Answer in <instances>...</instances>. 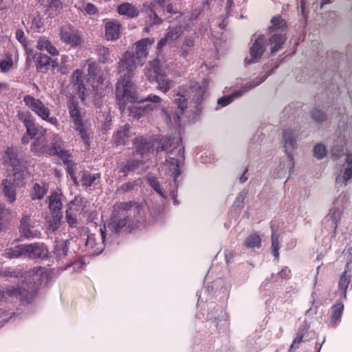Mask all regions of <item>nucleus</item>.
I'll use <instances>...</instances> for the list:
<instances>
[{"label": "nucleus", "instance_id": "obj_1", "mask_svg": "<svg viewBox=\"0 0 352 352\" xmlns=\"http://www.w3.org/2000/svg\"><path fill=\"white\" fill-rule=\"evenodd\" d=\"M120 72L122 77L116 83V98L121 113H124L129 104L139 102V97L136 87L131 81L133 76L132 68L122 67Z\"/></svg>", "mask_w": 352, "mask_h": 352}, {"label": "nucleus", "instance_id": "obj_2", "mask_svg": "<svg viewBox=\"0 0 352 352\" xmlns=\"http://www.w3.org/2000/svg\"><path fill=\"white\" fill-rule=\"evenodd\" d=\"M286 40L285 33L274 32L268 41L263 34L258 36L250 49V57H246V64H254L258 61L263 55L267 44L270 46L271 54H273L280 50Z\"/></svg>", "mask_w": 352, "mask_h": 352}, {"label": "nucleus", "instance_id": "obj_3", "mask_svg": "<svg viewBox=\"0 0 352 352\" xmlns=\"http://www.w3.org/2000/svg\"><path fill=\"white\" fill-rule=\"evenodd\" d=\"M154 42L153 38H145L137 41L134 45L133 52H126L122 60L125 61L126 66L143 65V60L148 54V46L153 45Z\"/></svg>", "mask_w": 352, "mask_h": 352}, {"label": "nucleus", "instance_id": "obj_4", "mask_svg": "<svg viewBox=\"0 0 352 352\" xmlns=\"http://www.w3.org/2000/svg\"><path fill=\"white\" fill-rule=\"evenodd\" d=\"M25 105L34 112L42 120L57 126L58 120L55 117H50V110L45 104L38 98L30 95H26L23 98Z\"/></svg>", "mask_w": 352, "mask_h": 352}, {"label": "nucleus", "instance_id": "obj_5", "mask_svg": "<svg viewBox=\"0 0 352 352\" xmlns=\"http://www.w3.org/2000/svg\"><path fill=\"white\" fill-rule=\"evenodd\" d=\"M35 295V285H32L28 290L24 288L23 286H18L17 287L14 286H10L6 291H4V288L0 287V301L7 300L8 299L13 297H20L21 300L29 302L32 300Z\"/></svg>", "mask_w": 352, "mask_h": 352}, {"label": "nucleus", "instance_id": "obj_6", "mask_svg": "<svg viewBox=\"0 0 352 352\" xmlns=\"http://www.w3.org/2000/svg\"><path fill=\"white\" fill-rule=\"evenodd\" d=\"M17 118L24 124L27 135L31 139L39 138L45 134L46 129L35 124L33 117L30 112L20 110L17 113Z\"/></svg>", "mask_w": 352, "mask_h": 352}, {"label": "nucleus", "instance_id": "obj_7", "mask_svg": "<svg viewBox=\"0 0 352 352\" xmlns=\"http://www.w3.org/2000/svg\"><path fill=\"white\" fill-rule=\"evenodd\" d=\"M269 74H265L262 76H258L252 82H249L243 85L239 90L234 91L230 96H225L218 100V104L221 107H226L230 104L234 98L243 96L246 92L256 87L261 84L267 77Z\"/></svg>", "mask_w": 352, "mask_h": 352}, {"label": "nucleus", "instance_id": "obj_8", "mask_svg": "<svg viewBox=\"0 0 352 352\" xmlns=\"http://www.w3.org/2000/svg\"><path fill=\"white\" fill-rule=\"evenodd\" d=\"M84 199L80 197H75L69 202L66 210L65 220L70 227L77 226L78 217L84 211L85 208Z\"/></svg>", "mask_w": 352, "mask_h": 352}, {"label": "nucleus", "instance_id": "obj_9", "mask_svg": "<svg viewBox=\"0 0 352 352\" xmlns=\"http://www.w3.org/2000/svg\"><path fill=\"white\" fill-rule=\"evenodd\" d=\"M144 74L149 81L157 82V88L164 93L170 89L171 81L166 78L162 67H146Z\"/></svg>", "mask_w": 352, "mask_h": 352}, {"label": "nucleus", "instance_id": "obj_10", "mask_svg": "<svg viewBox=\"0 0 352 352\" xmlns=\"http://www.w3.org/2000/svg\"><path fill=\"white\" fill-rule=\"evenodd\" d=\"M184 160V148L182 145L174 146L166 159L171 175L175 178L180 175L179 164Z\"/></svg>", "mask_w": 352, "mask_h": 352}, {"label": "nucleus", "instance_id": "obj_11", "mask_svg": "<svg viewBox=\"0 0 352 352\" xmlns=\"http://www.w3.org/2000/svg\"><path fill=\"white\" fill-rule=\"evenodd\" d=\"M60 36L63 42L72 47L78 46L82 43V38L78 30L69 24L62 26Z\"/></svg>", "mask_w": 352, "mask_h": 352}, {"label": "nucleus", "instance_id": "obj_12", "mask_svg": "<svg viewBox=\"0 0 352 352\" xmlns=\"http://www.w3.org/2000/svg\"><path fill=\"white\" fill-rule=\"evenodd\" d=\"M2 163L12 168L14 176L17 178V174L21 170L22 162L19 157L17 150L14 147H8L2 157Z\"/></svg>", "mask_w": 352, "mask_h": 352}, {"label": "nucleus", "instance_id": "obj_13", "mask_svg": "<svg viewBox=\"0 0 352 352\" xmlns=\"http://www.w3.org/2000/svg\"><path fill=\"white\" fill-rule=\"evenodd\" d=\"M47 268L41 266L35 267L30 269L25 274V278H30L34 281V283H30L28 284V283L23 282L20 287L23 286L27 290L30 289V287L32 285H35L36 287V293L37 292L38 286L36 285V283H38L39 285L41 284L43 279L47 278Z\"/></svg>", "mask_w": 352, "mask_h": 352}, {"label": "nucleus", "instance_id": "obj_14", "mask_svg": "<svg viewBox=\"0 0 352 352\" xmlns=\"http://www.w3.org/2000/svg\"><path fill=\"white\" fill-rule=\"evenodd\" d=\"M343 211L335 206L331 208L329 213L322 221L324 228L327 230H331L333 232V236H336L337 228L342 219Z\"/></svg>", "mask_w": 352, "mask_h": 352}, {"label": "nucleus", "instance_id": "obj_15", "mask_svg": "<svg viewBox=\"0 0 352 352\" xmlns=\"http://www.w3.org/2000/svg\"><path fill=\"white\" fill-rule=\"evenodd\" d=\"M26 257L32 260H44L49 257V250L43 243L28 244Z\"/></svg>", "mask_w": 352, "mask_h": 352}, {"label": "nucleus", "instance_id": "obj_16", "mask_svg": "<svg viewBox=\"0 0 352 352\" xmlns=\"http://www.w3.org/2000/svg\"><path fill=\"white\" fill-rule=\"evenodd\" d=\"M31 56L33 58L36 66H58L59 63L57 61L56 59L52 60L51 58H50L48 56L45 54H43L41 53H36L34 55L30 52L28 56V63L29 65H32V63H30V58Z\"/></svg>", "mask_w": 352, "mask_h": 352}, {"label": "nucleus", "instance_id": "obj_17", "mask_svg": "<svg viewBox=\"0 0 352 352\" xmlns=\"http://www.w3.org/2000/svg\"><path fill=\"white\" fill-rule=\"evenodd\" d=\"M133 208L137 214H139L140 212L141 206L133 201H130L128 202H118L113 205V210L115 211V214L120 213L122 215H128L129 210Z\"/></svg>", "mask_w": 352, "mask_h": 352}, {"label": "nucleus", "instance_id": "obj_18", "mask_svg": "<svg viewBox=\"0 0 352 352\" xmlns=\"http://www.w3.org/2000/svg\"><path fill=\"white\" fill-rule=\"evenodd\" d=\"M182 145L180 138H170L163 136L159 142L157 147V151H166L167 154H169L172 149H174V146Z\"/></svg>", "mask_w": 352, "mask_h": 352}, {"label": "nucleus", "instance_id": "obj_19", "mask_svg": "<svg viewBox=\"0 0 352 352\" xmlns=\"http://www.w3.org/2000/svg\"><path fill=\"white\" fill-rule=\"evenodd\" d=\"M131 136V126L126 124L113 134V140L116 146L125 145Z\"/></svg>", "mask_w": 352, "mask_h": 352}, {"label": "nucleus", "instance_id": "obj_20", "mask_svg": "<svg viewBox=\"0 0 352 352\" xmlns=\"http://www.w3.org/2000/svg\"><path fill=\"white\" fill-rule=\"evenodd\" d=\"M161 100L162 99L160 98V96L155 94H149L144 99H139L138 102L142 103V106L143 108V111H144V113L146 116L157 108V104L160 103Z\"/></svg>", "mask_w": 352, "mask_h": 352}, {"label": "nucleus", "instance_id": "obj_21", "mask_svg": "<svg viewBox=\"0 0 352 352\" xmlns=\"http://www.w3.org/2000/svg\"><path fill=\"white\" fill-rule=\"evenodd\" d=\"M53 142L47 146H43L41 148V153L48 155H57L61 148L63 140L58 135H53Z\"/></svg>", "mask_w": 352, "mask_h": 352}, {"label": "nucleus", "instance_id": "obj_22", "mask_svg": "<svg viewBox=\"0 0 352 352\" xmlns=\"http://www.w3.org/2000/svg\"><path fill=\"white\" fill-rule=\"evenodd\" d=\"M297 134L293 129H288L283 131V138L285 151L289 154V151H293L296 146Z\"/></svg>", "mask_w": 352, "mask_h": 352}, {"label": "nucleus", "instance_id": "obj_23", "mask_svg": "<svg viewBox=\"0 0 352 352\" xmlns=\"http://www.w3.org/2000/svg\"><path fill=\"white\" fill-rule=\"evenodd\" d=\"M68 109L69 116L74 124V126H80L82 123V115L80 113L78 103L72 100L68 102Z\"/></svg>", "mask_w": 352, "mask_h": 352}, {"label": "nucleus", "instance_id": "obj_24", "mask_svg": "<svg viewBox=\"0 0 352 352\" xmlns=\"http://www.w3.org/2000/svg\"><path fill=\"white\" fill-rule=\"evenodd\" d=\"M2 186V191L7 201L10 203L14 202L16 196L14 184L8 179H3Z\"/></svg>", "mask_w": 352, "mask_h": 352}, {"label": "nucleus", "instance_id": "obj_25", "mask_svg": "<svg viewBox=\"0 0 352 352\" xmlns=\"http://www.w3.org/2000/svg\"><path fill=\"white\" fill-rule=\"evenodd\" d=\"M133 144L135 148V153H138L142 157L146 153L151 151L152 148V144L148 142L146 138L143 137H139L134 140Z\"/></svg>", "mask_w": 352, "mask_h": 352}, {"label": "nucleus", "instance_id": "obj_26", "mask_svg": "<svg viewBox=\"0 0 352 352\" xmlns=\"http://www.w3.org/2000/svg\"><path fill=\"white\" fill-rule=\"evenodd\" d=\"M57 156L63 161L64 164L66 165L68 174L71 177H74V168L75 167V164L72 160H71V153L69 151L65 150L62 146Z\"/></svg>", "mask_w": 352, "mask_h": 352}, {"label": "nucleus", "instance_id": "obj_27", "mask_svg": "<svg viewBox=\"0 0 352 352\" xmlns=\"http://www.w3.org/2000/svg\"><path fill=\"white\" fill-rule=\"evenodd\" d=\"M344 311V305L342 302H337L331 307V314L330 319V325L332 327H337L341 320Z\"/></svg>", "mask_w": 352, "mask_h": 352}, {"label": "nucleus", "instance_id": "obj_28", "mask_svg": "<svg viewBox=\"0 0 352 352\" xmlns=\"http://www.w3.org/2000/svg\"><path fill=\"white\" fill-rule=\"evenodd\" d=\"M105 35L108 40H117L120 36V24L116 21H109L105 25Z\"/></svg>", "mask_w": 352, "mask_h": 352}, {"label": "nucleus", "instance_id": "obj_29", "mask_svg": "<svg viewBox=\"0 0 352 352\" xmlns=\"http://www.w3.org/2000/svg\"><path fill=\"white\" fill-rule=\"evenodd\" d=\"M46 12L50 17L58 16L63 10V3L60 0H47Z\"/></svg>", "mask_w": 352, "mask_h": 352}, {"label": "nucleus", "instance_id": "obj_30", "mask_svg": "<svg viewBox=\"0 0 352 352\" xmlns=\"http://www.w3.org/2000/svg\"><path fill=\"white\" fill-rule=\"evenodd\" d=\"M351 283V275L348 274L347 270L342 274L338 280V292L344 298H346V291Z\"/></svg>", "mask_w": 352, "mask_h": 352}, {"label": "nucleus", "instance_id": "obj_31", "mask_svg": "<svg viewBox=\"0 0 352 352\" xmlns=\"http://www.w3.org/2000/svg\"><path fill=\"white\" fill-rule=\"evenodd\" d=\"M129 215H122L120 213L115 214V211L113 210L111 221L113 228L118 232L123 228L127 223Z\"/></svg>", "mask_w": 352, "mask_h": 352}, {"label": "nucleus", "instance_id": "obj_32", "mask_svg": "<svg viewBox=\"0 0 352 352\" xmlns=\"http://www.w3.org/2000/svg\"><path fill=\"white\" fill-rule=\"evenodd\" d=\"M49 208L51 211L56 212L61 210L63 204L61 201V195L54 192L48 197Z\"/></svg>", "mask_w": 352, "mask_h": 352}, {"label": "nucleus", "instance_id": "obj_33", "mask_svg": "<svg viewBox=\"0 0 352 352\" xmlns=\"http://www.w3.org/2000/svg\"><path fill=\"white\" fill-rule=\"evenodd\" d=\"M118 12L120 14L126 15L129 17L133 18L138 15V10L131 3H125L119 6Z\"/></svg>", "mask_w": 352, "mask_h": 352}, {"label": "nucleus", "instance_id": "obj_34", "mask_svg": "<svg viewBox=\"0 0 352 352\" xmlns=\"http://www.w3.org/2000/svg\"><path fill=\"white\" fill-rule=\"evenodd\" d=\"M33 191L34 192L32 196V199L41 200L47 194L48 191V185L46 183H42L41 184L35 183L33 186Z\"/></svg>", "mask_w": 352, "mask_h": 352}, {"label": "nucleus", "instance_id": "obj_35", "mask_svg": "<svg viewBox=\"0 0 352 352\" xmlns=\"http://www.w3.org/2000/svg\"><path fill=\"white\" fill-rule=\"evenodd\" d=\"M261 241L262 239L260 235L254 232L247 236L244 241V245L249 249L259 248L261 246Z\"/></svg>", "mask_w": 352, "mask_h": 352}, {"label": "nucleus", "instance_id": "obj_36", "mask_svg": "<svg viewBox=\"0 0 352 352\" xmlns=\"http://www.w3.org/2000/svg\"><path fill=\"white\" fill-rule=\"evenodd\" d=\"M85 245L93 254H98L100 253L103 249V245L100 243H96L95 236L93 234L87 236Z\"/></svg>", "mask_w": 352, "mask_h": 352}, {"label": "nucleus", "instance_id": "obj_37", "mask_svg": "<svg viewBox=\"0 0 352 352\" xmlns=\"http://www.w3.org/2000/svg\"><path fill=\"white\" fill-rule=\"evenodd\" d=\"M291 276V270L287 266H285L277 274H272L271 279L275 283H280L283 280L290 279Z\"/></svg>", "mask_w": 352, "mask_h": 352}, {"label": "nucleus", "instance_id": "obj_38", "mask_svg": "<svg viewBox=\"0 0 352 352\" xmlns=\"http://www.w3.org/2000/svg\"><path fill=\"white\" fill-rule=\"evenodd\" d=\"M271 22L272 25L269 28V31L270 32L280 31L279 33H285L286 30V23L280 16H276L273 17Z\"/></svg>", "mask_w": 352, "mask_h": 352}, {"label": "nucleus", "instance_id": "obj_39", "mask_svg": "<svg viewBox=\"0 0 352 352\" xmlns=\"http://www.w3.org/2000/svg\"><path fill=\"white\" fill-rule=\"evenodd\" d=\"M21 230L25 238H34L35 234L31 230L30 217L23 215L21 220Z\"/></svg>", "mask_w": 352, "mask_h": 352}, {"label": "nucleus", "instance_id": "obj_40", "mask_svg": "<svg viewBox=\"0 0 352 352\" xmlns=\"http://www.w3.org/2000/svg\"><path fill=\"white\" fill-rule=\"evenodd\" d=\"M183 32L182 26L179 25L175 27H170L165 36L169 41V44L173 43Z\"/></svg>", "mask_w": 352, "mask_h": 352}, {"label": "nucleus", "instance_id": "obj_41", "mask_svg": "<svg viewBox=\"0 0 352 352\" xmlns=\"http://www.w3.org/2000/svg\"><path fill=\"white\" fill-rule=\"evenodd\" d=\"M97 69H98V67H89L88 73H89V75L90 76L89 80H92L91 83H92L93 89L95 91H98L100 84L102 85V77H100V76L96 77V74Z\"/></svg>", "mask_w": 352, "mask_h": 352}, {"label": "nucleus", "instance_id": "obj_42", "mask_svg": "<svg viewBox=\"0 0 352 352\" xmlns=\"http://www.w3.org/2000/svg\"><path fill=\"white\" fill-rule=\"evenodd\" d=\"M7 254L10 258L20 256L26 257L27 245H19L13 249H10Z\"/></svg>", "mask_w": 352, "mask_h": 352}, {"label": "nucleus", "instance_id": "obj_43", "mask_svg": "<svg viewBox=\"0 0 352 352\" xmlns=\"http://www.w3.org/2000/svg\"><path fill=\"white\" fill-rule=\"evenodd\" d=\"M351 179H352V167H346L343 172H341L336 177V182L338 184L346 186L348 181Z\"/></svg>", "mask_w": 352, "mask_h": 352}, {"label": "nucleus", "instance_id": "obj_44", "mask_svg": "<svg viewBox=\"0 0 352 352\" xmlns=\"http://www.w3.org/2000/svg\"><path fill=\"white\" fill-rule=\"evenodd\" d=\"M272 228V254L273 256L277 259L279 260V249H280V242L278 241V236L275 234L273 228V226H271Z\"/></svg>", "mask_w": 352, "mask_h": 352}, {"label": "nucleus", "instance_id": "obj_45", "mask_svg": "<svg viewBox=\"0 0 352 352\" xmlns=\"http://www.w3.org/2000/svg\"><path fill=\"white\" fill-rule=\"evenodd\" d=\"M100 177V175L98 173L91 174L89 172H85L81 179L82 185L85 187H90L94 184L96 179Z\"/></svg>", "mask_w": 352, "mask_h": 352}, {"label": "nucleus", "instance_id": "obj_46", "mask_svg": "<svg viewBox=\"0 0 352 352\" xmlns=\"http://www.w3.org/2000/svg\"><path fill=\"white\" fill-rule=\"evenodd\" d=\"M309 329V324L306 321H304L298 327L295 339H296L300 343L305 342L304 338L306 336H307Z\"/></svg>", "mask_w": 352, "mask_h": 352}, {"label": "nucleus", "instance_id": "obj_47", "mask_svg": "<svg viewBox=\"0 0 352 352\" xmlns=\"http://www.w3.org/2000/svg\"><path fill=\"white\" fill-rule=\"evenodd\" d=\"M75 129L78 131V133L84 142L85 150H89L90 146L89 135L87 131L84 128L83 124H80V126H76Z\"/></svg>", "mask_w": 352, "mask_h": 352}, {"label": "nucleus", "instance_id": "obj_48", "mask_svg": "<svg viewBox=\"0 0 352 352\" xmlns=\"http://www.w3.org/2000/svg\"><path fill=\"white\" fill-rule=\"evenodd\" d=\"M146 179L148 184L157 193H158L162 197H165L164 191L163 190L159 181L155 177L148 176Z\"/></svg>", "mask_w": 352, "mask_h": 352}, {"label": "nucleus", "instance_id": "obj_49", "mask_svg": "<svg viewBox=\"0 0 352 352\" xmlns=\"http://www.w3.org/2000/svg\"><path fill=\"white\" fill-rule=\"evenodd\" d=\"M68 252V247L65 242L61 241L56 243L54 252L58 258H63Z\"/></svg>", "mask_w": 352, "mask_h": 352}, {"label": "nucleus", "instance_id": "obj_50", "mask_svg": "<svg viewBox=\"0 0 352 352\" xmlns=\"http://www.w3.org/2000/svg\"><path fill=\"white\" fill-rule=\"evenodd\" d=\"M327 58L330 64H338L344 58V55L338 51H329L327 52Z\"/></svg>", "mask_w": 352, "mask_h": 352}, {"label": "nucleus", "instance_id": "obj_51", "mask_svg": "<svg viewBox=\"0 0 352 352\" xmlns=\"http://www.w3.org/2000/svg\"><path fill=\"white\" fill-rule=\"evenodd\" d=\"M98 61L101 64L108 63V58L109 56V49L104 46H99L97 49Z\"/></svg>", "mask_w": 352, "mask_h": 352}, {"label": "nucleus", "instance_id": "obj_52", "mask_svg": "<svg viewBox=\"0 0 352 352\" xmlns=\"http://www.w3.org/2000/svg\"><path fill=\"white\" fill-rule=\"evenodd\" d=\"M128 109L129 111V116L134 118L139 119L141 117L146 116L142 105L129 107Z\"/></svg>", "mask_w": 352, "mask_h": 352}, {"label": "nucleus", "instance_id": "obj_53", "mask_svg": "<svg viewBox=\"0 0 352 352\" xmlns=\"http://www.w3.org/2000/svg\"><path fill=\"white\" fill-rule=\"evenodd\" d=\"M311 118L316 122L318 123H322L327 120V115L324 111H321L320 109L314 108L311 111Z\"/></svg>", "mask_w": 352, "mask_h": 352}, {"label": "nucleus", "instance_id": "obj_54", "mask_svg": "<svg viewBox=\"0 0 352 352\" xmlns=\"http://www.w3.org/2000/svg\"><path fill=\"white\" fill-rule=\"evenodd\" d=\"M314 155L317 159H322L327 155V149L322 144H317L314 147Z\"/></svg>", "mask_w": 352, "mask_h": 352}, {"label": "nucleus", "instance_id": "obj_55", "mask_svg": "<svg viewBox=\"0 0 352 352\" xmlns=\"http://www.w3.org/2000/svg\"><path fill=\"white\" fill-rule=\"evenodd\" d=\"M175 100L177 107L182 111L187 108L188 100L184 95H181L180 94H177V98Z\"/></svg>", "mask_w": 352, "mask_h": 352}, {"label": "nucleus", "instance_id": "obj_56", "mask_svg": "<svg viewBox=\"0 0 352 352\" xmlns=\"http://www.w3.org/2000/svg\"><path fill=\"white\" fill-rule=\"evenodd\" d=\"M75 90L76 91V94L78 96V97L83 101L86 99L87 97V89L82 83H78L76 87H74Z\"/></svg>", "mask_w": 352, "mask_h": 352}, {"label": "nucleus", "instance_id": "obj_57", "mask_svg": "<svg viewBox=\"0 0 352 352\" xmlns=\"http://www.w3.org/2000/svg\"><path fill=\"white\" fill-rule=\"evenodd\" d=\"M3 274L6 276H10V277H14V278H19V277H23V271L20 269H8L3 272Z\"/></svg>", "mask_w": 352, "mask_h": 352}, {"label": "nucleus", "instance_id": "obj_58", "mask_svg": "<svg viewBox=\"0 0 352 352\" xmlns=\"http://www.w3.org/2000/svg\"><path fill=\"white\" fill-rule=\"evenodd\" d=\"M82 72L79 69H76L72 75V82L73 83V87H76L78 83H82Z\"/></svg>", "mask_w": 352, "mask_h": 352}, {"label": "nucleus", "instance_id": "obj_59", "mask_svg": "<svg viewBox=\"0 0 352 352\" xmlns=\"http://www.w3.org/2000/svg\"><path fill=\"white\" fill-rule=\"evenodd\" d=\"M61 217L58 214L54 215L52 219L49 221V227L52 230H56L59 228L60 223Z\"/></svg>", "mask_w": 352, "mask_h": 352}, {"label": "nucleus", "instance_id": "obj_60", "mask_svg": "<svg viewBox=\"0 0 352 352\" xmlns=\"http://www.w3.org/2000/svg\"><path fill=\"white\" fill-rule=\"evenodd\" d=\"M153 5L150 7V21L151 24L153 25H160L162 23V20L156 14V13L153 10L152 8Z\"/></svg>", "mask_w": 352, "mask_h": 352}, {"label": "nucleus", "instance_id": "obj_61", "mask_svg": "<svg viewBox=\"0 0 352 352\" xmlns=\"http://www.w3.org/2000/svg\"><path fill=\"white\" fill-rule=\"evenodd\" d=\"M136 185L135 182H128L126 183L123 184L120 188L119 190H122L124 192H129L133 189L134 186Z\"/></svg>", "mask_w": 352, "mask_h": 352}, {"label": "nucleus", "instance_id": "obj_62", "mask_svg": "<svg viewBox=\"0 0 352 352\" xmlns=\"http://www.w3.org/2000/svg\"><path fill=\"white\" fill-rule=\"evenodd\" d=\"M50 44V41L45 38H40L37 43V48L40 50H46L49 45Z\"/></svg>", "mask_w": 352, "mask_h": 352}, {"label": "nucleus", "instance_id": "obj_63", "mask_svg": "<svg viewBox=\"0 0 352 352\" xmlns=\"http://www.w3.org/2000/svg\"><path fill=\"white\" fill-rule=\"evenodd\" d=\"M84 11L85 13L88 14H94L97 12V9L94 5L92 3H87L84 6Z\"/></svg>", "mask_w": 352, "mask_h": 352}, {"label": "nucleus", "instance_id": "obj_64", "mask_svg": "<svg viewBox=\"0 0 352 352\" xmlns=\"http://www.w3.org/2000/svg\"><path fill=\"white\" fill-rule=\"evenodd\" d=\"M342 152V146H335L331 149L332 156L334 157V160H337L338 158H339Z\"/></svg>", "mask_w": 352, "mask_h": 352}]
</instances>
